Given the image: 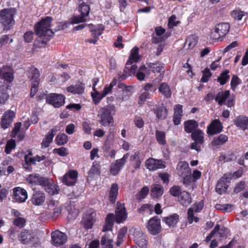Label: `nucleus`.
Instances as JSON below:
<instances>
[{
	"label": "nucleus",
	"instance_id": "55",
	"mask_svg": "<svg viewBox=\"0 0 248 248\" xmlns=\"http://www.w3.org/2000/svg\"><path fill=\"white\" fill-rule=\"evenodd\" d=\"M155 113L157 118L160 119H164L167 116V110L163 106L158 108Z\"/></svg>",
	"mask_w": 248,
	"mask_h": 248
},
{
	"label": "nucleus",
	"instance_id": "30",
	"mask_svg": "<svg viewBox=\"0 0 248 248\" xmlns=\"http://www.w3.org/2000/svg\"><path fill=\"white\" fill-rule=\"evenodd\" d=\"M45 199L46 197L44 193L36 191L33 194L31 201L33 205L39 206L44 202Z\"/></svg>",
	"mask_w": 248,
	"mask_h": 248
},
{
	"label": "nucleus",
	"instance_id": "37",
	"mask_svg": "<svg viewBox=\"0 0 248 248\" xmlns=\"http://www.w3.org/2000/svg\"><path fill=\"white\" fill-rule=\"evenodd\" d=\"M234 123L238 127L245 130L248 126V117L239 116L235 119Z\"/></svg>",
	"mask_w": 248,
	"mask_h": 248
},
{
	"label": "nucleus",
	"instance_id": "44",
	"mask_svg": "<svg viewBox=\"0 0 248 248\" xmlns=\"http://www.w3.org/2000/svg\"><path fill=\"white\" fill-rule=\"evenodd\" d=\"M228 137L223 134H220L218 137H215L212 141V144L213 146L221 145L228 140Z\"/></svg>",
	"mask_w": 248,
	"mask_h": 248
},
{
	"label": "nucleus",
	"instance_id": "41",
	"mask_svg": "<svg viewBox=\"0 0 248 248\" xmlns=\"http://www.w3.org/2000/svg\"><path fill=\"white\" fill-rule=\"evenodd\" d=\"M132 63L133 62H130V61H127L126 62L124 72L127 76H131L135 75L137 66L135 64H132Z\"/></svg>",
	"mask_w": 248,
	"mask_h": 248
},
{
	"label": "nucleus",
	"instance_id": "16",
	"mask_svg": "<svg viewBox=\"0 0 248 248\" xmlns=\"http://www.w3.org/2000/svg\"><path fill=\"white\" fill-rule=\"evenodd\" d=\"M65 97L62 94L50 93L46 97V103L55 108H59L64 104Z\"/></svg>",
	"mask_w": 248,
	"mask_h": 248
},
{
	"label": "nucleus",
	"instance_id": "24",
	"mask_svg": "<svg viewBox=\"0 0 248 248\" xmlns=\"http://www.w3.org/2000/svg\"><path fill=\"white\" fill-rule=\"evenodd\" d=\"M88 27L90 30L92 32V38L87 40V41L90 43L95 44L98 39V37L102 33L104 28L102 26L99 25L97 28H95L93 24H89Z\"/></svg>",
	"mask_w": 248,
	"mask_h": 248
},
{
	"label": "nucleus",
	"instance_id": "28",
	"mask_svg": "<svg viewBox=\"0 0 248 248\" xmlns=\"http://www.w3.org/2000/svg\"><path fill=\"white\" fill-rule=\"evenodd\" d=\"M60 130L58 126H55L49 132L43 139L41 145L43 148H46L49 146L50 143L52 141L55 133Z\"/></svg>",
	"mask_w": 248,
	"mask_h": 248
},
{
	"label": "nucleus",
	"instance_id": "8",
	"mask_svg": "<svg viewBox=\"0 0 248 248\" xmlns=\"http://www.w3.org/2000/svg\"><path fill=\"white\" fill-rule=\"evenodd\" d=\"M19 240L23 244L32 243L36 244L38 242V238L32 232L27 230H23L19 235Z\"/></svg>",
	"mask_w": 248,
	"mask_h": 248
},
{
	"label": "nucleus",
	"instance_id": "11",
	"mask_svg": "<svg viewBox=\"0 0 248 248\" xmlns=\"http://www.w3.org/2000/svg\"><path fill=\"white\" fill-rule=\"evenodd\" d=\"M215 100L218 104L221 105L224 103L228 107H231L233 104V100L230 96L229 91H226L224 92L219 91L215 97Z\"/></svg>",
	"mask_w": 248,
	"mask_h": 248
},
{
	"label": "nucleus",
	"instance_id": "29",
	"mask_svg": "<svg viewBox=\"0 0 248 248\" xmlns=\"http://www.w3.org/2000/svg\"><path fill=\"white\" fill-rule=\"evenodd\" d=\"M176 171L177 174L180 176H183L185 175H187L191 172L190 168L188 163L186 161H180L176 167Z\"/></svg>",
	"mask_w": 248,
	"mask_h": 248
},
{
	"label": "nucleus",
	"instance_id": "63",
	"mask_svg": "<svg viewBox=\"0 0 248 248\" xmlns=\"http://www.w3.org/2000/svg\"><path fill=\"white\" fill-rule=\"evenodd\" d=\"M170 192L172 196L176 197L179 195H181V193L182 192H181V189L180 186H174L170 189Z\"/></svg>",
	"mask_w": 248,
	"mask_h": 248
},
{
	"label": "nucleus",
	"instance_id": "48",
	"mask_svg": "<svg viewBox=\"0 0 248 248\" xmlns=\"http://www.w3.org/2000/svg\"><path fill=\"white\" fill-rule=\"evenodd\" d=\"M101 243L103 248H113L112 239L107 234L103 236Z\"/></svg>",
	"mask_w": 248,
	"mask_h": 248
},
{
	"label": "nucleus",
	"instance_id": "20",
	"mask_svg": "<svg viewBox=\"0 0 248 248\" xmlns=\"http://www.w3.org/2000/svg\"><path fill=\"white\" fill-rule=\"evenodd\" d=\"M27 182L32 185L46 186L47 184V178L42 177L38 174H31L26 177Z\"/></svg>",
	"mask_w": 248,
	"mask_h": 248
},
{
	"label": "nucleus",
	"instance_id": "39",
	"mask_svg": "<svg viewBox=\"0 0 248 248\" xmlns=\"http://www.w3.org/2000/svg\"><path fill=\"white\" fill-rule=\"evenodd\" d=\"M45 190L50 195L57 194L59 191L58 186L49 182L47 179V184L46 186H43Z\"/></svg>",
	"mask_w": 248,
	"mask_h": 248
},
{
	"label": "nucleus",
	"instance_id": "35",
	"mask_svg": "<svg viewBox=\"0 0 248 248\" xmlns=\"http://www.w3.org/2000/svg\"><path fill=\"white\" fill-rule=\"evenodd\" d=\"M114 216L113 214H108L105 220V223L103 227V232L110 231L113 225Z\"/></svg>",
	"mask_w": 248,
	"mask_h": 248
},
{
	"label": "nucleus",
	"instance_id": "49",
	"mask_svg": "<svg viewBox=\"0 0 248 248\" xmlns=\"http://www.w3.org/2000/svg\"><path fill=\"white\" fill-rule=\"evenodd\" d=\"M139 48L137 47H135L131 50L130 57L128 61H130V62H136L139 60L140 57L138 54Z\"/></svg>",
	"mask_w": 248,
	"mask_h": 248
},
{
	"label": "nucleus",
	"instance_id": "50",
	"mask_svg": "<svg viewBox=\"0 0 248 248\" xmlns=\"http://www.w3.org/2000/svg\"><path fill=\"white\" fill-rule=\"evenodd\" d=\"M228 184L221 181L220 179L217 182L216 186V191L219 194H221L226 192L228 188Z\"/></svg>",
	"mask_w": 248,
	"mask_h": 248
},
{
	"label": "nucleus",
	"instance_id": "64",
	"mask_svg": "<svg viewBox=\"0 0 248 248\" xmlns=\"http://www.w3.org/2000/svg\"><path fill=\"white\" fill-rule=\"evenodd\" d=\"M227 232V230L226 228H221L220 229L219 227V229L216 232L215 234V238L216 239H218L219 237H224L226 233Z\"/></svg>",
	"mask_w": 248,
	"mask_h": 248
},
{
	"label": "nucleus",
	"instance_id": "56",
	"mask_svg": "<svg viewBox=\"0 0 248 248\" xmlns=\"http://www.w3.org/2000/svg\"><path fill=\"white\" fill-rule=\"evenodd\" d=\"M149 189L148 186H145L143 187L140 192L136 195V198L139 200L144 199L148 194Z\"/></svg>",
	"mask_w": 248,
	"mask_h": 248
},
{
	"label": "nucleus",
	"instance_id": "2",
	"mask_svg": "<svg viewBox=\"0 0 248 248\" xmlns=\"http://www.w3.org/2000/svg\"><path fill=\"white\" fill-rule=\"evenodd\" d=\"M115 111L114 105H108L100 108L97 115L100 124L106 127L113 124L114 122L113 116L115 114Z\"/></svg>",
	"mask_w": 248,
	"mask_h": 248
},
{
	"label": "nucleus",
	"instance_id": "38",
	"mask_svg": "<svg viewBox=\"0 0 248 248\" xmlns=\"http://www.w3.org/2000/svg\"><path fill=\"white\" fill-rule=\"evenodd\" d=\"M100 173V166L98 162L94 161L89 171L88 175L90 177L99 176Z\"/></svg>",
	"mask_w": 248,
	"mask_h": 248
},
{
	"label": "nucleus",
	"instance_id": "45",
	"mask_svg": "<svg viewBox=\"0 0 248 248\" xmlns=\"http://www.w3.org/2000/svg\"><path fill=\"white\" fill-rule=\"evenodd\" d=\"M118 193V186L116 184H113L111 186L109 195V201L112 203L115 202Z\"/></svg>",
	"mask_w": 248,
	"mask_h": 248
},
{
	"label": "nucleus",
	"instance_id": "5",
	"mask_svg": "<svg viewBox=\"0 0 248 248\" xmlns=\"http://www.w3.org/2000/svg\"><path fill=\"white\" fill-rule=\"evenodd\" d=\"M39 71L34 68H31L29 73V78H30L31 84V90L30 95L31 97H33L38 91V86L39 83Z\"/></svg>",
	"mask_w": 248,
	"mask_h": 248
},
{
	"label": "nucleus",
	"instance_id": "18",
	"mask_svg": "<svg viewBox=\"0 0 248 248\" xmlns=\"http://www.w3.org/2000/svg\"><path fill=\"white\" fill-rule=\"evenodd\" d=\"M147 169L150 170L164 169L166 167V163L161 159H155L153 158L148 159L145 162Z\"/></svg>",
	"mask_w": 248,
	"mask_h": 248
},
{
	"label": "nucleus",
	"instance_id": "61",
	"mask_svg": "<svg viewBox=\"0 0 248 248\" xmlns=\"http://www.w3.org/2000/svg\"><path fill=\"white\" fill-rule=\"evenodd\" d=\"M16 146V142L14 140H11L7 141L5 151L9 154L11 153L12 149H13Z\"/></svg>",
	"mask_w": 248,
	"mask_h": 248
},
{
	"label": "nucleus",
	"instance_id": "14",
	"mask_svg": "<svg viewBox=\"0 0 248 248\" xmlns=\"http://www.w3.org/2000/svg\"><path fill=\"white\" fill-rule=\"evenodd\" d=\"M203 206V202L201 201L198 203L195 204L192 207L188 209L187 212L188 222L191 224L193 221L197 222L199 221V218L194 216V213L201 212Z\"/></svg>",
	"mask_w": 248,
	"mask_h": 248
},
{
	"label": "nucleus",
	"instance_id": "33",
	"mask_svg": "<svg viewBox=\"0 0 248 248\" xmlns=\"http://www.w3.org/2000/svg\"><path fill=\"white\" fill-rule=\"evenodd\" d=\"M67 92L73 94H81L84 92V86L81 83H78L75 85H70L66 88Z\"/></svg>",
	"mask_w": 248,
	"mask_h": 248
},
{
	"label": "nucleus",
	"instance_id": "54",
	"mask_svg": "<svg viewBox=\"0 0 248 248\" xmlns=\"http://www.w3.org/2000/svg\"><path fill=\"white\" fill-rule=\"evenodd\" d=\"M198 39L197 36L192 35L188 36L186 41V45H187L188 48H193L197 43Z\"/></svg>",
	"mask_w": 248,
	"mask_h": 248
},
{
	"label": "nucleus",
	"instance_id": "12",
	"mask_svg": "<svg viewBox=\"0 0 248 248\" xmlns=\"http://www.w3.org/2000/svg\"><path fill=\"white\" fill-rule=\"evenodd\" d=\"M45 156L44 155L32 156L31 152H29L28 155L24 156V163L23 164L24 168L28 170H31V165H34L36 162H40L44 160Z\"/></svg>",
	"mask_w": 248,
	"mask_h": 248
},
{
	"label": "nucleus",
	"instance_id": "7",
	"mask_svg": "<svg viewBox=\"0 0 248 248\" xmlns=\"http://www.w3.org/2000/svg\"><path fill=\"white\" fill-rule=\"evenodd\" d=\"M79 9L81 16H74L71 18L70 21L71 23L77 24L86 21L85 17L88 16L90 10L89 5L83 2L79 4Z\"/></svg>",
	"mask_w": 248,
	"mask_h": 248
},
{
	"label": "nucleus",
	"instance_id": "31",
	"mask_svg": "<svg viewBox=\"0 0 248 248\" xmlns=\"http://www.w3.org/2000/svg\"><path fill=\"white\" fill-rule=\"evenodd\" d=\"M183 113V106L181 105H176L174 108L173 123L175 125L180 124Z\"/></svg>",
	"mask_w": 248,
	"mask_h": 248
},
{
	"label": "nucleus",
	"instance_id": "53",
	"mask_svg": "<svg viewBox=\"0 0 248 248\" xmlns=\"http://www.w3.org/2000/svg\"><path fill=\"white\" fill-rule=\"evenodd\" d=\"M55 141L59 145H64L68 141V136L64 133L59 134L56 136Z\"/></svg>",
	"mask_w": 248,
	"mask_h": 248
},
{
	"label": "nucleus",
	"instance_id": "25",
	"mask_svg": "<svg viewBox=\"0 0 248 248\" xmlns=\"http://www.w3.org/2000/svg\"><path fill=\"white\" fill-rule=\"evenodd\" d=\"M96 214L93 210L88 211L83 217L82 222L84 227L87 229L92 228L93 224L95 221Z\"/></svg>",
	"mask_w": 248,
	"mask_h": 248
},
{
	"label": "nucleus",
	"instance_id": "40",
	"mask_svg": "<svg viewBox=\"0 0 248 248\" xmlns=\"http://www.w3.org/2000/svg\"><path fill=\"white\" fill-rule=\"evenodd\" d=\"M179 201L183 205L187 206L191 202V198L188 192L184 191L181 193Z\"/></svg>",
	"mask_w": 248,
	"mask_h": 248
},
{
	"label": "nucleus",
	"instance_id": "47",
	"mask_svg": "<svg viewBox=\"0 0 248 248\" xmlns=\"http://www.w3.org/2000/svg\"><path fill=\"white\" fill-rule=\"evenodd\" d=\"M156 140L159 144L164 145L166 144V134L164 131L156 130L155 132Z\"/></svg>",
	"mask_w": 248,
	"mask_h": 248
},
{
	"label": "nucleus",
	"instance_id": "4",
	"mask_svg": "<svg viewBox=\"0 0 248 248\" xmlns=\"http://www.w3.org/2000/svg\"><path fill=\"white\" fill-rule=\"evenodd\" d=\"M230 25L227 23H220L217 24L212 30L211 38L213 39H219L224 37L229 32Z\"/></svg>",
	"mask_w": 248,
	"mask_h": 248
},
{
	"label": "nucleus",
	"instance_id": "52",
	"mask_svg": "<svg viewBox=\"0 0 248 248\" xmlns=\"http://www.w3.org/2000/svg\"><path fill=\"white\" fill-rule=\"evenodd\" d=\"M150 70L154 73H159L164 68V64L160 63H150L148 64Z\"/></svg>",
	"mask_w": 248,
	"mask_h": 248
},
{
	"label": "nucleus",
	"instance_id": "43",
	"mask_svg": "<svg viewBox=\"0 0 248 248\" xmlns=\"http://www.w3.org/2000/svg\"><path fill=\"white\" fill-rule=\"evenodd\" d=\"M159 91L166 98H170L171 95L170 88L166 83H162L160 85Z\"/></svg>",
	"mask_w": 248,
	"mask_h": 248
},
{
	"label": "nucleus",
	"instance_id": "22",
	"mask_svg": "<svg viewBox=\"0 0 248 248\" xmlns=\"http://www.w3.org/2000/svg\"><path fill=\"white\" fill-rule=\"evenodd\" d=\"M15 117V112L13 110H9L6 111L2 116L1 120V126L3 129L9 127Z\"/></svg>",
	"mask_w": 248,
	"mask_h": 248
},
{
	"label": "nucleus",
	"instance_id": "17",
	"mask_svg": "<svg viewBox=\"0 0 248 248\" xmlns=\"http://www.w3.org/2000/svg\"><path fill=\"white\" fill-rule=\"evenodd\" d=\"M28 198L27 191L20 187L13 189V201L17 203H22L26 201Z\"/></svg>",
	"mask_w": 248,
	"mask_h": 248
},
{
	"label": "nucleus",
	"instance_id": "3",
	"mask_svg": "<svg viewBox=\"0 0 248 248\" xmlns=\"http://www.w3.org/2000/svg\"><path fill=\"white\" fill-rule=\"evenodd\" d=\"M16 13V11L15 8L4 9L0 11L1 22L5 29L9 30L14 26V16Z\"/></svg>",
	"mask_w": 248,
	"mask_h": 248
},
{
	"label": "nucleus",
	"instance_id": "62",
	"mask_svg": "<svg viewBox=\"0 0 248 248\" xmlns=\"http://www.w3.org/2000/svg\"><path fill=\"white\" fill-rule=\"evenodd\" d=\"M150 97V95L148 92H143L140 95L138 103L140 105H142L144 104L147 99L149 98Z\"/></svg>",
	"mask_w": 248,
	"mask_h": 248
},
{
	"label": "nucleus",
	"instance_id": "13",
	"mask_svg": "<svg viewBox=\"0 0 248 248\" xmlns=\"http://www.w3.org/2000/svg\"><path fill=\"white\" fill-rule=\"evenodd\" d=\"M114 219L116 223H123L127 217V213L124 204L117 202L115 213Z\"/></svg>",
	"mask_w": 248,
	"mask_h": 248
},
{
	"label": "nucleus",
	"instance_id": "32",
	"mask_svg": "<svg viewBox=\"0 0 248 248\" xmlns=\"http://www.w3.org/2000/svg\"><path fill=\"white\" fill-rule=\"evenodd\" d=\"M164 189L162 186L159 184H154L152 186L151 196L154 198H157L162 195Z\"/></svg>",
	"mask_w": 248,
	"mask_h": 248
},
{
	"label": "nucleus",
	"instance_id": "60",
	"mask_svg": "<svg viewBox=\"0 0 248 248\" xmlns=\"http://www.w3.org/2000/svg\"><path fill=\"white\" fill-rule=\"evenodd\" d=\"M216 208L218 209L224 211L225 212H231L233 209V206L232 204L217 205Z\"/></svg>",
	"mask_w": 248,
	"mask_h": 248
},
{
	"label": "nucleus",
	"instance_id": "10",
	"mask_svg": "<svg viewBox=\"0 0 248 248\" xmlns=\"http://www.w3.org/2000/svg\"><path fill=\"white\" fill-rule=\"evenodd\" d=\"M129 156V153H126L123 155L122 158L114 161L110 166V172L111 174L113 175L118 174L124 166Z\"/></svg>",
	"mask_w": 248,
	"mask_h": 248
},
{
	"label": "nucleus",
	"instance_id": "15",
	"mask_svg": "<svg viewBox=\"0 0 248 248\" xmlns=\"http://www.w3.org/2000/svg\"><path fill=\"white\" fill-rule=\"evenodd\" d=\"M78 173L75 170H69L60 179L65 185L68 186H74L77 181Z\"/></svg>",
	"mask_w": 248,
	"mask_h": 248
},
{
	"label": "nucleus",
	"instance_id": "6",
	"mask_svg": "<svg viewBox=\"0 0 248 248\" xmlns=\"http://www.w3.org/2000/svg\"><path fill=\"white\" fill-rule=\"evenodd\" d=\"M191 138L194 141L191 145V148L199 152L204 142V133L200 129H197L191 134Z\"/></svg>",
	"mask_w": 248,
	"mask_h": 248
},
{
	"label": "nucleus",
	"instance_id": "34",
	"mask_svg": "<svg viewBox=\"0 0 248 248\" xmlns=\"http://www.w3.org/2000/svg\"><path fill=\"white\" fill-rule=\"evenodd\" d=\"M198 124L195 120H188L186 121L184 124L185 131L187 133H192L193 131L198 129Z\"/></svg>",
	"mask_w": 248,
	"mask_h": 248
},
{
	"label": "nucleus",
	"instance_id": "51",
	"mask_svg": "<svg viewBox=\"0 0 248 248\" xmlns=\"http://www.w3.org/2000/svg\"><path fill=\"white\" fill-rule=\"evenodd\" d=\"M93 101L95 104L100 102V101L105 96L102 93H100L96 89H94L91 93Z\"/></svg>",
	"mask_w": 248,
	"mask_h": 248
},
{
	"label": "nucleus",
	"instance_id": "57",
	"mask_svg": "<svg viewBox=\"0 0 248 248\" xmlns=\"http://www.w3.org/2000/svg\"><path fill=\"white\" fill-rule=\"evenodd\" d=\"M127 229L126 227H123L119 231L118 235L117 236L118 240L116 242L117 246L120 245L121 243L123 241L124 238L127 232Z\"/></svg>",
	"mask_w": 248,
	"mask_h": 248
},
{
	"label": "nucleus",
	"instance_id": "59",
	"mask_svg": "<svg viewBox=\"0 0 248 248\" xmlns=\"http://www.w3.org/2000/svg\"><path fill=\"white\" fill-rule=\"evenodd\" d=\"M229 78L228 72L224 71L221 74L217 80L221 85H224L229 80Z\"/></svg>",
	"mask_w": 248,
	"mask_h": 248
},
{
	"label": "nucleus",
	"instance_id": "42",
	"mask_svg": "<svg viewBox=\"0 0 248 248\" xmlns=\"http://www.w3.org/2000/svg\"><path fill=\"white\" fill-rule=\"evenodd\" d=\"M150 74V70L148 69L145 66H141L138 70V73L136 74V77L138 80L143 81L146 76H148Z\"/></svg>",
	"mask_w": 248,
	"mask_h": 248
},
{
	"label": "nucleus",
	"instance_id": "1",
	"mask_svg": "<svg viewBox=\"0 0 248 248\" xmlns=\"http://www.w3.org/2000/svg\"><path fill=\"white\" fill-rule=\"evenodd\" d=\"M52 18L46 16L42 19L35 26V32L37 35L48 41L52 36L54 32L62 30L67 28L70 24V22L64 21L57 23V27H54L52 24Z\"/></svg>",
	"mask_w": 248,
	"mask_h": 248
},
{
	"label": "nucleus",
	"instance_id": "21",
	"mask_svg": "<svg viewBox=\"0 0 248 248\" xmlns=\"http://www.w3.org/2000/svg\"><path fill=\"white\" fill-rule=\"evenodd\" d=\"M53 243L55 246H59L66 243L67 240L66 235L59 230H56L51 233Z\"/></svg>",
	"mask_w": 248,
	"mask_h": 248
},
{
	"label": "nucleus",
	"instance_id": "23",
	"mask_svg": "<svg viewBox=\"0 0 248 248\" xmlns=\"http://www.w3.org/2000/svg\"><path fill=\"white\" fill-rule=\"evenodd\" d=\"M134 240L136 244L141 248H147V241L145 236L140 229L135 231L134 233Z\"/></svg>",
	"mask_w": 248,
	"mask_h": 248
},
{
	"label": "nucleus",
	"instance_id": "19",
	"mask_svg": "<svg viewBox=\"0 0 248 248\" xmlns=\"http://www.w3.org/2000/svg\"><path fill=\"white\" fill-rule=\"evenodd\" d=\"M0 78L8 82H11L14 78V71L10 66L3 65L0 67Z\"/></svg>",
	"mask_w": 248,
	"mask_h": 248
},
{
	"label": "nucleus",
	"instance_id": "9",
	"mask_svg": "<svg viewBox=\"0 0 248 248\" xmlns=\"http://www.w3.org/2000/svg\"><path fill=\"white\" fill-rule=\"evenodd\" d=\"M147 228L151 234H158L161 230L160 220L157 217H152L148 221Z\"/></svg>",
	"mask_w": 248,
	"mask_h": 248
},
{
	"label": "nucleus",
	"instance_id": "27",
	"mask_svg": "<svg viewBox=\"0 0 248 248\" xmlns=\"http://www.w3.org/2000/svg\"><path fill=\"white\" fill-rule=\"evenodd\" d=\"M155 31L156 35L159 37L163 35L160 39H158L155 37H154L153 38V41L155 43H158L163 40L167 39L170 35L171 34L170 31H168L165 33V29L160 26L156 27Z\"/></svg>",
	"mask_w": 248,
	"mask_h": 248
},
{
	"label": "nucleus",
	"instance_id": "46",
	"mask_svg": "<svg viewBox=\"0 0 248 248\" xmlns=\"http://www.w3.org/2000/svg\"><path fill=\"white\" fill-rule=\"evenodd\" d=\"M182 177H183V183L184 185L189 188L190 187H191V188L193 189L195 186V184L194 180H193L191 177V173L187 175H185Z\"/></svg>",
	"mask_w": 248,
	"mask_h": 248
},
{
	"label": "nucleus",
	"instance_id": "58",
	"mask_svg": "<svg viewBox=\"0 0 248 248\" xmlns=\"http://www.w3.org/2000/svg\"><path fill=\"white\" fill-rule=\"evenodd\" d=\"M115 139V130L114 129L110 128L109 130L108 134L106 143L108 144H112L113 143Z\"/></svg>",
	"mask_w": 248,
	"mask_h": 248
},
{
	"label": "nucleus",
	"instance_id": "36",
	"mask_svg": "<svg viewBox=\"0 0 248 248\" xmlns=\"http://www.w3.org/2000/svg\"><path fill=\"white\" fill-rule=\"evenodd\" d=\"M179 220V216L176 214H173L169 217L164 218L163 220L170 227H174Z\"/></svg>",
	"mask_w": 248,
	"mask_h": 248
},
{
	"label": "nucleus",
	"instance_id": "26",
	"mask_svg": "<svg viewBox=\"0 0 248 248\" xmlns=\"http://www.w3.org/2000/svg\"><path fill=\"white\" fill-rule=\"evenodd\" d=\"M223 129V126L219 120L216 119L212 121L207 127V133L213 135L221 132Z\"/></svg>",
	"mask_w": 248,
	"mask_h": 248
}]
</instances>
